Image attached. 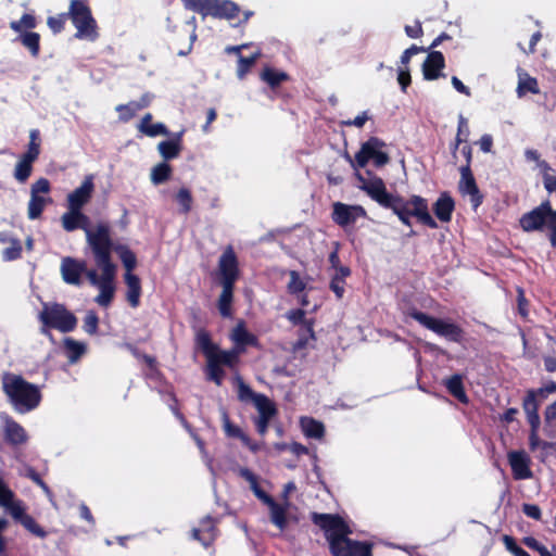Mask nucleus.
I'll return each mask as SVG.
<instances>
[{
	"label": "nucleus",
	"instance_id": "24",
	"mask_svg": "<svg viewBox=\"0 0 556 556\" xmlns=\"http://www.w3.org/2000/svg\"><path fill=\"white\" fill-rule=\"evenodd\" d=\"M231 341L236 344V349L244 351L247 345H257V339L254 334L250 333L243 323H239L230 334Z\"/></svg>",
	"mask_w": 556,
	"mask_h": 556
},
{
	"label": "nucleus",
	"instance_id": "16",
	"mask_svg": "<svg viewBox=\"0 0 556 556\" xmlns=\"http://www.w3.org/2000/svg\"><path fill=\"white\" fill-rule=\"evenodd\" d=\"M507 459L511 468L514 479L527 480L532 478V471L530 468L531 458L525 451H510L507 454Z\"/></svg>",
	"mask_w": 556,
	"mask_h": 556
},
{
	"label": "nucleus",
	"instance_id": "30",
	"mask_svg": "<svg viewBox=\"0 0 556 556\" xmlns=\"http://www.w3.org/2000/svg\"><path fill=\"white\" fill-rule=\"evenodd\" d=\"M290 505H286V503H277L276 501L268 506L270 521L281 531H283L288 526V509Z\"/></svg>",
	"mask_w": 556,
	"mask_h": 556
},
{
	"label": "nucleus",
	"instance_id": "3",
	"mask_svg": "<svg viewBox=\"0 0 556 556\" xmlns=\"http://www.w3.org/2000/svg\"><path fill=\"white\" fill-rule=\"evenodd\" d=\"M41 323L40 332L53 341L51 329L61 332H70L75 329L77 319L63 304L55 302H43L42 308L38 314Z\"/></svg>",
	"mask_w": 556,
	"mask_h": 556
},
{
	"label": "nucleus",
	"instance_id": "33",
	"mask_svg": "<svg viewBox=\"0 0 556 556\" xmlns=\"http://www.w3.org/2000/svg\"><path fill=\"white\" fill-rule=\"evenodd\" d=\"M63 345L65 355L71 364L76 363L87 351V345L84 342L72 338H65Z\"/></svg>",
	"mask_w": 556,
	"mask_h": 556
},
{
	"label": "nucleus",
	"instance_id": "27",
	"mask_svg": "<svg viewBox=\"0 0 556 556\" xmlns=\"http://www.w3.org/2000/svg\"><path fill=\"white\" fill-rule=\"evenodd\" d=\"M124 279L127 287L126 299L131 307H137L141 296L140 279L132 273H126Z\"/></svg>",
	"mask_w": 556,
	"mask_h": 556
},
{
	"label": "nucleus",
	"instance_id": "22",
	"mask_svg": "<svg viewBox=\"0 0 556 556\" xmlns=\"http://www.w3.org/2000/svg\"><path fill=\"white\" fill-rule=\"evenodd\" d=\"M207 16L217 18H233L239 13V7L230 0H212Z\"/></svg>",
	"mask_w": 556,
	"mask_h": 556
},
{
	"label": "nucleus",
	"instance_id": "40",
	"mask_svg": "<svg viewBox=\"0 0 556 556\" xmlns=\"http://www.w3.org/2000/svg\"><path fill=\"white\" fill-rule=\"evenodd\" d=\"M315 340L314 333V321H305V326H301L299 339L294 343L295 350H301L306 348L311 341Z\"/></svg>",
	"mask_w": 556,
	"mask_h": 556
},
{
	"label": "nucleus",
	"instance_id": "53",
	"mask_svg": "<svg viewBox=\"0 0 556 556\" xmlns=\"http://www.w3.org/2000/svg\"><path fill=\"white\" fill-rule=\"evenodd\" d=\"M29 138L30 141L28 143L27 151L23 153V155L36 161L40 154V147L38 143L39 131L37 129H33L29 134Z\"/></svg>",
	"mask_w": 556,
	"mask_h": 556
},
{
	"label": "nucleus",
	"instance_id": "12",
	"mask_svg": "<svg viewBox=\"0 0 556 556\" xmlns=\"http://www.w3.org/2000/svg\"><path fill=\"white\" fill-rule=\"evenodd\" d=\"M366 217V211L362 205H350L342 202L332 204V220L342 228L354 225L357 219Z\"/></svg>",
	"mask_w": 556,
	"mask_h": 556
},
{
	"label": "nucleus",
	"instance_id": "14",
	"mask_svg": "<svg viewBox=\"0 0 556 556\" xmlns=\"http://www.w3.org/2000/svg\"><path fill=\"white\" fill-rule=\"evenodd\" d=\"M1 429L7 443L21 445L26 443L28 437L26 430L5 413L0 414Z\"/></svg>",
	"mask_w": 556,
	"mask_h": 556
},
{
	"label": "nucleus",
	"instance_id": "37",
	"mask_svg": "<svg viewBox=\"0 0 556 556\" xmlns=\"http://www.w3.org/2000/svg\"><path fill=\"white\" fill-rule=\"evenodd\" d=\"M222 287L223 291L218 299V309L223 317H230L233 298V285H222Z\"/></svg>",
	"mask_w": 556,
	"mask_h": 556
},
{
	"label": "nucleus",
	"instance_id": "39",
	"mask_svg": "<svg viewBox=\"0 0 556 556\" xmlns=\"http://www.w3.org/2000/svg\"><path fill=\"white\" fill-rule=\"evenodd\" d=\"M172 167L167 162H161L152 167L150 178L153 185H161L169 179Z\"/></svg>",
	"mask_w": 556,
	"mask_h": 556
},
{
	"label": "nucleus",
	"instance_id": "58",
	"mask_svg": "<svg viewBox=\"0 0 556 556\" xmlns=\"http://www.w3.org/2000/svg\"><path fill=\"white\" fill-rule=\"evenodd\" d=\"M119 257L123 265L126 268V273H132V269L136 267V255L127 248L121 247L118 248Z\"/></svg>",
	"mask_w": 556,
	"mask_h": 556
},
{
	"label": "nucleus",
	"instance_id": "64",
	"mask_svg": "<svg viewBox=\"0 0 556 556\" xmlns=\"http://www.w3.org/2000/svg\"><path fill=\"white\" fill-rule=\"evenodd\" d=\"M286 316L293 325L303 327L305 326V321H314L313 319H307L305 317V312L303 309L289 311Z\"/></svg>",
	"mask_w": 556,
	"mask_h": 556
},
{
	"label": "nucleus",
	"instance_id": "8",
	"mask_svg": "<svg viewBox=\"0 0 556 556\" xmlns=\"http://www.w3.org/2000/svg\"><path fill=\"white\" fill-rule=\"evenodd\" d=\"M68 15L77 29L76 38L90 41L97 38L96 21L84 0H72Z\"/></svg>",
	"mask_w": 556,
	"mask_h": 556
},
{
	"label": "nucleus",
	"instance_id": "4",
	"mask_svg": "<svg viewBox=\"0 0 556 556\" xmlns=\"http://www.w3.org/2000/svg\"><path fill=\"white\" fill-rule=\"evenodd\" d=\"M0 507H2L11 517L21 522L22 526L38 538H46L47 532L26 514L25 504L18 500L14 492L0 478Z\"/></svg>",
	"mask_w": 556,
	"mask_h": 556
},
{
	"label": "nucleus",
	"instance_id": "13",
	"mask_svg": "<svg viewBox=\"0 0 556 556\" xmlns=\"http://www.w3.org/2000/svg\"><path fill=\"white\" fill-rule=\"evenodd\" d=\"M402 205L408 210V213L415 216L420 223L432 229L438 228L437 222L433 219L429 212L428 202L426 199L419 195H412L408 200H404L402 198Z\"/></svg>",
	"mask_w": 556,
	"mask_h": 556
},
{
	"label": "nucleus",
	"instance_id": "5",
	"mask_svg": "<svg viewBox=\"0 0 556 556\" xmlns=\"http://www.w3.org/2000/svg\"><path fill=\"white\" fill-rule=\"evenodd\" d=\"M520 226L525 231L549 230V240L556 248V211L549 201L542 202L538 207L525 214L520 219Z\"/></svg>",
	"mask_w": 556,
	"mask_h": 556
},
{
	"label": "nucleus",
	"instance_id": "61",
	"mask_svg": "<svg viewBox=\"0 0 556 556\" xmlns=\"http://www.w3.org/2000/svg\"><path fill=\"white\" fill-rule=\"evenodd\" d=\"M99 318L97 314L89 311L84 319V330L89 334H94L98 330Z\"/></svg>",
	"mask_w": 556,
	"mask_h": 556
},
{
	"label": "nucleus",
	"instance_id": "19",
	"mask_svg": "<svg viewBox=\"0 0 556 556\" xmlns=\"http://www.w3.org/2000/svg\"><path fill=\"white\" fill-rule=\"evenodd\" d=\"M222 285H233L238 278V262L231 248L225 250L219 260Z\"/></svg>",
	"mask_w": 556,
	"mask_h": 556
},
{
	"label": "nucleus",
	"instance_id": "57",
	"mask_svg": "<svg viewBox=\"0 0 556 556\" xmlns=\"http://www.w3.org/2000/svg\"><path fill=\"white\" fill-rule=\"evenodd\" d=\"M175 415L181 420L184 427L190 432V434L194 439V441H195V443H197V445H198V447H199L203 458L205 459L207 466L210 468H212L211 467L212 459L207 455V452H206V450L204 447V442L195 433L192 432V430L190 429V427H189L188 422L186 421V419L178 412H175Z\"/></svg>",
	"mask_w": 556,
	"mask_h": 556
},
{
	"label": "nucleus",
	"instance_id": "6",
	"mask_svg": "<svg viewBox=\"0 0 556 556\" xmlns=\"http://www.w3.org/2000/svg\"><path fill=\"white\" fill-rule=\"evenodd\" d=\"M85 233L97 266H115L111 261L112 240L110 227L104 223H100L93 229L85 228Z\"/></svg>",
	"mask_w": 556,
	"mask_h": 556
},
{
	"label": "nucleus",
	"instance_id": "54",
	"mask_svg": "<svg viewBox=\"0 0 556 556\" xmlns=\"http://www.w3.org/2000/svg\"><path fill=\"white\" fill-rule=\"evenodd\" d=\"M207 375L208 379L220 386L225 376V371L216 361L207 359Z\"/></svg>",
	"mask_w": 556,
	"mask_h": 556
},
{
	"label": "nucleus",
	"instance_id": "36",
	"mask_svg": "<svg viewBox=\"0 0 556 556\" xmlns=\"http://www.w3.org/2000/svg\"><path fill=\"white\" fill-rule=\"evenodd\" d=\"M241 354V350L232 349L229 351H220L218 348L213 353V357L211 359L216 361L217 364L226 365L228 367H235L239 362V355Z\"/></svg>",
	"mask_w": 556,
	"mask_h": 556
},
{
	"label": "nucleus",
	"instance_id": "42",
	"mask_svg": "<svg viewBox=\"0 0 556 556\" xmlns=\"http://www.w3.org/2000/svg\"><path fill=\"white\" fill-rule=\"evenodd\" d=\"M528 91L534 94L540 92L538 80L527 74L519 75V81L517 87L518 97H523L525 93Z\"/></svg>",
	"mask_w": 556,
	"mask_h": 556
},
{
	"label": "nucleus",
	"instance_id": "45",
	"mask_svg": "<svg viewBox=\"0 0 556 556\" xmlns=\"http://www.w3.org/2000/svg\"><path fill=\"white\" fill-rule=\"evenodd\" d=\"M10 27L15 33L22 35L23 33H27L26 30L36 27V18L31 14H24L18 21H12Z\"/></svg>",
	"mask_w": 556,
	"mask_h": 556
},
{
	"label": "nucleus",
	"instance_id": "26",
	"mask_svg": "<svg viewBox=\"0 0 556 556\" xmlns=\"http://www.w3.org/2000/svg\"><path fill=\"white\" fill-rule=\"evenodd\" d=\"M138 130L143 135L154 138L157 136H167L168 129L163 123H152V114L147 113L138 124Z\"/></svg>",
	"mask_w": 556,
	"mask_h": 556
},
{
	"label": "nucleus",
	"instance_id": "11",
	"mask_svg": "<svg viewBox=\"0 0 556 556\" xmlns=\"http://www.w3.org/2000/svg\"><path fill=\"white\" fill-rule=\"evenodd\" d=\"M359 186L358 188L367 193L374 201L383 207L392 205V202L397 198L387 191L386 185L380 177L370 176L365 178L362 175H356Z\"/></svg>",
	"mask_w": 556,
	"mask_h": 556
},
{
	"label": "nucleus",
	"instance_id": "2",
	"mask_svg": "<svg viewBox=\"0 0 556 556\" xmlns=\"http://www.w3.org/2000/svg\"><path fill=\"white\" fill-rule=\"evenodd\" d=\"M1 387L11 406L20 414L36 409L41 402L40 387L28 382L21 375L4 372Z\"/></svg>",
	"mask_w": 556,
	"mask_h": 556
},
{
	"label": "nucleus",
	"instance_id": "15",
	"mask_svg": "<svg viewBox=\"0 0 556 556\" xmlns=\"http://www.w3.org/2000/svg\"><path fill=\"white\" fill-rule=\"evenodd\" d=\"M61 276L62 279L73 286H80L81 275L86 274L89 269L86 267V263L76 258L66 256L61 261Z\"/></svg>",
	"mask_w": 556,
	"mask_h": 556
},
{
	"label": "nucleus",
	"instance_id": "10",
	"mask_svg": "<svg viewBox=\"0 0 556 556\" xmlns=\"http://www.w3.org/2000/svg\"><path fill=\"white\" fill-rule=\"evenodd\" d=\"M384 142L376 137H371L364 142L359 151L355 154L354 161L351 160L353 167H365L369 160L380 167L389 162V155L382 150Z\"/></svg>",
	"mask_w": 556,
	"mask_h": 556
},
{
	"label": "nucleus",
	"instance_id": "38",
	"mask_svg": "<svg viewBox=\"0 0 556 556\" xmlns=\"http://www.w3.org/2000/svg\"><path fill=\"white\" fill-rule=\"evenodd\" d=\"M448 392L462 403H467L468 397L463 387V378L460 375H454L445 381Z\"/></svg>",
	"mask_w": 556,
	"mask_h": 556
},
{
	"label": "nucleus",
	"instance_id": "18",
	"mask_svg": "<svg viewBox=\"0 0 556 556\" xmlns=\"http://www.w3.org/2000/svg\"><path fill=\"white\" fill-rule=\"evenodd\" d=\"M458 187L463 195L470 197V202L475 208H477L482 203V197L479 192L469 165H465L460 168V180Z\"/></svg>",
	"mask_w": 556,
	"mask_h": 556
},
{
	"label": "nucleus",
	"instance_id": "50",
	"mask_svg": "<svg viewBox=\"0 0 556 556\" xmlns=\"http://www.w3.org/2000/svg\"><path fill=\"white\" fill-rule=\"evenodd\" d=\"M544 418L545 431L548 437H553L556 430V401L546 407Z\"/></svg>",
	"mask_w": 556,
	"mask_h": 556
},
{
	"label": "nucleus",
	"instance_id": "9",
	"mask_svg": "<svg viewBox=\"0 0 556 556\" xmlns=\"http://www.w3.org/2000/svg\"><path fill=\"white\" fill-rule=\"evenodd\" d=\"M101 275H98L97 270L90 269L87 271V278L89 282L99 289V294L94 301L100 306L108 307L114 296L115 286L114 279L116 275V266L99 267Z\"/></svg>",
	"mask_w": 556,
	"mask_h": 556
},
{
	"label": "nucleus",
	"instance_id": "44",
	"mask_svg": "<svg viewBox=\"0 0 556 556\" xmlns=\"http://www.w3.org/2000/svg\"><path fill=\"white\" fill-rule=\"evenodd\" d=\"M176 203L179 206V213L188 214L192 208V194L189 189L180 188L175 195Z\"/></svg>",
	"mask_w": 556,
	"mask_h": 556
},
{
	"label": "nucleus",
	"instance_id": "35",
	"mask_svg": "<svg viewBox=\"0 0 556 556\" xmlns=\"http://www.w3.org/2000/svg\"><path fill=\"white\" fill-rule=\"evenodd\" d=\"M350 274L351 270L349 267H338L331 277L330 289L338 299H341L344 294L345 278L349 277Z\"/></svg>",
	"mask_w": 556,
	"mask_h": 556
},
{
	"label": "nucleus",
	"instance_id": "56",
	"mask_svg": "<svg viewBox=\"0 0 556 556\" xmlns=\"http://www.w3.org/2000/svg\"><path fill=\"white\" fill-rule=\"evenodd\" d=\"M212 0H184L185 7L207 16Z\"/></svg>",
	"mask_w": 556,
	"mask_h": 556
},
{
	"label": "nucleus",
	"instance_id": "52",
	"mask_svg": "<svg viewBox=\"0 0 556 556\" xmlns=\"http://www.w3.org/2000/svg\"><path fill=\"white\" fill-rule=\"evenodd\" d=\"M523 543L527 547L536 551L540 556H556V547H553V551H548L546 546L532 536L523 538Z\"/></svg>",
	"mask_w": 556,
	"mask_h": 556
},
{
	"label": "nucleus",
	"instance_id": "1",
	"mask_svg": "<svg viewBox=\"0 0 556 556\" xmlns=\"http://www.w3.org/2000/svg\"><path fill=\"white\" fill-rule=\"evenodd\" d=\"M312 520L324 530L333 556H371V544L348 538L352 529L340 516L313 513Z\"/></svg>",
	"mask_w": 556,
	"mask_h": 556
},
{
	"label": "nucleus",
	"instance_id": "21",
	"mask_svg": "<svg viewBox=\"0 0 556 556\" xmlns=\"http://www.w3.org/2000/svg\"><path fill=\"white\" fill-rule=\"evenodd\" d=\"M184 131H180L169 140H164L159 142L157 144V151L160 155L163 157L164 162L174 160L179 156L182 146H181V138H182Z\"/></svg>",
	"mask_w": 556,
	"mask_h": 556
},
{
	"label": "nucleus",
	"instance_id": "46",
	"mask_svg": "<svg viewBox=\"0 0 556 556\" xmlns=\"http://www.w3.org/2000/svg\"><path fill=\"white\" fill-rule=\"evenodd\" d=\"M253 404L255 405L258 416H270L273 417L276 413L274 404L264 394H260L255 396Z\"/></svg>",
	"mask_w": 556,
	"mask_h": 556
},
{
	"label": "nucleus",
	"instance_id": "59",
	"mask_svg": "<svg viewBox=\"0 0 556 556\" xmlns=\"http://www.w3.org/2000/svg\"><path fill=\"white\" fill-rule=\"evenodd\" d=\"M198 341L206 359L212 358L217 346L211 342L208 334L205 332L199 333Z\"/></svg>",
	"mask_w": 556,
	"mask_h": 556
},
{
	"label": "nucleus",
	"instance_id": "29",
	"mask_svg": "<svg viewBox=\"0 0 556 556\" xmlns=\"http://www.w3.org/2000/svg\"><path fill=\"white\" fill-rule=\"evenodd\" d=\"M523 409L527 415L528 422L531 428L540 427V416H539V405L536 402V392L531 390L528 392L527 396L523 400Z\"/></svg>",
	"mask_w": 556,
	"mask_h": 556
},
{
	"label": "nucleus",
	"instance_id": "34",
	"mask_svg": "<svg viewBox=\"0 0 556 556\" xmlns=\"http://www.w3.org/2000/svg\"><path fill=\"white\" fill-rule=\"evenodd\" d=\"M51 203V199L46 195L30 194L27 205V216L29 219H37L42 214L45 207Z\"/></svg>",
	"mask_w": 556,
	"mask_h": 556
},
{
	"label": "nucleus",
	"instance_id": "7",
	"mask_svg": "<svg viewBox=\"0 0 556 556\" xmlns=\"http://www.w3.org/2000/svg\"><path fill=\"white\" fill-rule=\"evenodd\" d=\"M409 316L425 328L448 341L459 343L463 340V329L450 319L435 318L418 311H412Z\"/></svg>",
	"mask_w": 556,
	"mask_h": 556
},
{
	"label": "nucleus",
	"instance_id": "55",
	"mask_svg": "<svg viewBox=\"0 0 556 556\" xmlns=\"http://www.w3.org/2000/svg\"><path fill=\"white\" fill-rule=\"evenodd\" d=\"M115 110H116V112H118V114H119L118 117H119V121H122V122H128L139 111L137 108V104H135L134 101H130L126 104H119L116 106Z\"/></svg>",
	"mask_w": 556,
	"mask_h": 556
},
{
	"label": "nucleus",
	"instance_id": "47",
	"mask_svg": "<svg viewBox=\"0 0 556 556\" xmlns=\"http://www.w3.org/2000/svg\"><path fill=\"white\" fill-rule=\"evenodd\" d=\"M222 421L223 429L227 437L238 438L242 441L247 435L238 426H235L230 422L229 416L225 409H222Z\"/></svg>",
	"mask_w": 556,
	"mask_h": 556
},
{
	"label": "nucleus",
	"instance_id": "51",
	"mask_svg": "<svg viewBox=\"0 0 556 556\" xmlns=\"http://www.w3.org/2000/svg\"><path fill=\"white\" fill-rule=\"evenodd\" d=\"M290 280L288 282V291L291 294H300L305 290L306 282L300 277L299 273L291 270L289 273Z\"/></svg>",
	"mask_w": 556,
	"mask_h": 556
},
{
	"label": "nucleus",
	"instance_id": "20",
	"mask_svg": "<svg viewBox=\"0 0 556 556\" xmlns=\"http://www.w3.org/2000/svg\"><path fill=\"white\" fill-rule=\"evenodd\" d=\"M445 66L444 56L439 51L428 54L422 64V74L426 80H434L442 76V70Z\"/></svg>",
	"mask_w": 556,
	"mask_h": 556
},
{
	"label": "nucleus",
	"instance_id": "63",
	"mask_svg": "<svg viewBox=\"0 0 556 556\" xmlns=\"http://www.w3.org/2000/svg\"><path fill=\"white\" fill-rule=\"evenodd\" d=\"M22 252V245L18 240H12L10 247L4 249L3 258L5 261H13L20 257Z\"/></svg>",
	"mask_w": 556,
	"mask_h": 556
},
{
	"label": "nucleus",
	"instance_id": "31",
	"mask_svg": "<svg viewBox=\"0 0 556 556\" xmlns=\"http://www.w3.org/2000/svg\"><path fill=\"white\" fill-rule=\"evenodd\" d=\"M300 427L306 438L321 440L325 435L323 422L312 417H302L300 419Z\"/></svg>",
	"mask_w": 556,
	"mask_h": 556
},
{
	"label": "nucleus",
	"instance_id": "43",
	"mask_svg": "<svg viewBox=\"0 0 556 556\" xmlns=\"http://www.w3.org/2000/svg\"><path fill=\"white\" fill-rule=\"evenodd\" d=\"M18 39L22 45L27 48L34 58H37L40 50V36L37 33L29 31L20 35Z\"/></svg>",
	"mask_w": 556,
	"mask_h": 556
},
{
	"label": "nucleus",
	"instance_id": "41",
	"mask_svg": "<svg viewBox=\"0 0 556 556\" xmlns=\"http://www.w3.org/2000/svg\"><path fill=\"white\" fill-rule=\"evenodd\" d=\"M261 78L271 88H275L282 81L287 80L288 75L282 71H277L273 67H265L261 74Z\"/></svg>",
	"mask_w": 556,
	"mask_h": 556
},
{
	"label": "nucleus",
	"instance_id": "28",
	"mask_svg": "<svg viewBox=\"0 0 556 556\" xmlns=\"http://www.w3.org/2000/svg\"><path fill=\"white\" fill-rule=\"evenodd\" d=\"M433 211L439 220L450 222L454 211L453 199L448 194L442 193L433 204Z\"/></svg>",
	"mask_w": 556,
	"mask_h": 556
},
{
	"label": "nucleus",
	"instance_id": "60",
	"mask_svg": "<svg viewBox=\"0 0 556 556\" xmlns=\"http://www.w3.org/2000/svg\"><path fill=\"white\" fill-rule=\"evenodd\" d=\"M50 182L47 178H39L30 187V194L46 195L50 192Z\"/></svg>",
	"mask_w": 556,
	"mask_h": 556
},
{
	"label": "nucleus",
	"instance_id": "17",
	"mask_svg": "<svg viewBox=\"0 0 556 556\" xmlns=\"http://www.w3.org/2000/svg\"><path fill=\"white\" fill-rule=\"evenodd\" d=\"M93 190V176L88 175L85 177L81 185L67 195V207L81 211L84 205L89 202Z\"/></svg>",
	"mask_w": 556,
	"mask_h": 556
},
{
	"label": "nucleus",
	"instance_id": "48",
	"mask_svg": "<svg viewBox=\"0 0 556 556\" xmlns=\"http://www.w3.org/2000/svg\"><path fill=\"white\" fill-rule=\"evenodd\" d=\"M387 208H390L393 211V213L399 217V219L406 226H410V217L413 216L410 213H408V210H406L402 205V198L397 197L393 202L392 205H389Z\"/></svg>",
	"mask_w": 556,
	"mask_h": 556
},
{
	"label": "nucleus",
	"instance_id": "23",
	"mask_svg": "<svg viewBox=\"0 0 556 556\" xmlns=\"http://www.w3.org/2000/svg\"><path fill=\"white\" fill-rule=\"evenodd\" d=\"M89 218L79 210L68 208L62 216V226L66 231H73L75 229L88 227Z\"/></svg>",
	"mask_w": 556,
	"mask_h": 556
},
{
	"label": "nucleus",
	"instance_id": "32",
	"mask_svg": "<svg viewBox=\"0 0 556 556\" xmlns=\"http://www.w3.org/2000/svg\"><path fill=\"white\" fill-rule=\"evenodd\" d=\"M35 160H30L25 155H21L13 170V177L20 184H25L33 173V164Z\"/></svg>",
	"mask_w": 556,
	"mask_h": 556
},
{
	"label": "nucleus",
	"instance_id": "49",
	"mask_svg": "<svg viewBox=\"0 0 556 556\" xmlns=\"http://www.w3.org/2000/svg\"><path fill=\"white\" fill-rule=\"evenodd\" d=\"M260 54V51H257L249 58L239 55L237 75L240 79L244 78L250 68L255 64Z\"/></svg>",
	"mask_w": 556,
	"mask_h": 556
},
{
	"label": "nucleus",
	"instance_id": "25",
	"mask_svg": "<svg viewBox=\"0 0 556 556\" xmlns=\"http://www.w3.org/2000/svg\"><path fill=\"white\" fill-rule=\"evenodd\" d=\"M192 538L208 546L215 539V526L211 517H205L199 528L192 530Z\"/></svg>",
	"mask_w": 556,
	"mask_h": 556
},
{
	"label": "nucleus",
	"instance_id": "62",
	"mask_svg": "<svg viewBox=\"0 0 556 556\" xmlns=\"http://www.w3.org/2000/svg\"><path fill=\"white\" fill-rule=\"evenodd\" d=\"M238 382V396L241 401H254L255 396H257V393H254L252 389L247 386L240 377H237Z\"/></svg>",
	"mask_w": 556,
	"mask_h": 556
}]
</instances>
